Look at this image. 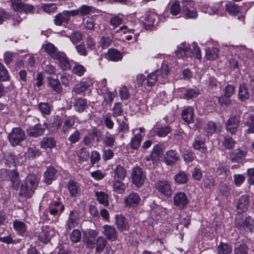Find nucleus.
I'll use <instances>...</instances> for the list:
<instances>
[{
  "label": "nucleus",
  "instance_id": "obj_1",
  "mask_svg": "<svg viewBox=\"0 0 254 254\" xmlns=\"http://www.w3.org/2000/svg\"><path fill=\"white\" fill-rule=\"evenodd\" d=\"M176 57L179 58H184L185 57H190L194 55V57L198 60L201 59L200 50L196 43H192V51L191 52L190 47L189 44L186 42L181 44L175 51Z\"/></svg>",
  "mask_w": 254,
  "mask_h": 254
},
{
  "label": "nucleus",
  "instance_id": "obj_2",
  "mask_svg": "<svg viewBox=\"0 0 254 254\" xmlns=\"http://www.w3.org/2000/svg\"><path fill=\"white\" fill-rule=\"evenodd\" d=\"M38 185V179L36 176L29 174L25 178V181L22 183L20 189V194L30 198L34 192Z\"/></svg>",
  "mask_w": 254,
  "mask_h": 254
},
{
  "label": "nucleus",
  "instance_id": "obj_3",
  "mask_svg": "<svg viewBox=\"0 0 254 254\" xmlns=\"http://www.w3.org/2000/svg\"><path fill=\"white\" fill-rule=\"evenodd\" d=\"M235 225L238 229L241 231L251 233L254 228V220L249 216L243 219L242 215H239L235 219Z\"/></svg>",
  "mask_w": 254,
  "mask_h": 254
},
{
  "label": "nucleus",
  "instance_id": "obj_4",
  "mask_svg": "<svg viewBox=\"0 0 254 254\" xmlns=\"http://www.w3.org/2000/svg\"><path fill=\"white\" fill-rule=\"evenodd\" d=\"M8 138L11 144L14 146L18 145L26 138L24 131L20 127H14L8 134Z\"/></svg>",
  "mask_w": 254,
  "mask_h": 254
},
{
  "label": "nucleus",
  "instance_id": "obj_5",
  "mask_svg": "<svg viewBox=\"0 0 254 254\" xmlns=\"http://www.w3.org/2000/svg\"><path fill=\"white\" fill-rule=\"evenodd\" d=\"M182 4V13L186 18H195L197 13L194 8V3L191 0H183Z\"/></svg>",
  "mask_w": 254,
  "mask_h": 254
},
{
  "label": "nucleus",
  "instance_id": "obj_6",
  "mask_svg": "<svg viewBox=\"0 0 254 254\" xmlns=\"http://www.w3.org/2000/svg\"><path fill=\"white\" fill-rule=\"evenodd\" d=\"M130 176L132 183L137 188H140L143 185L145 176L139 166H136L133 168Z\"/></svg>",
  "mask_w": 254,
  "mask_h": 254
},
{
  "label": "nucleus",
  "instance_id": "obj_7",
  "mask_svg": "<svg viewBox=\"0 0 254 254\" xmlns=\"http://www.w3.org/2000/svg\"><path fill=\"white\" fill-rule=\"evenodd\" d=\"M78 14V10L64 11L55 16L54 23L57 26H61L63 23H67L71 15L75 16Z\"/></svg>",
  "mask_w": 254,
  "mask_h": 254
},
{
  "label": "nucleus",
  "instance_id": "obj_8",
  "mask_svg": "<svg viewBox=\"0 0 254 254\" xmlns=\"http://www.w3.org/2000/svg\"><path fill=\"white\" fill-rule=\"evenodd\" d=\"M240 122V118L238 115H231L225 124L227 131L234 134L237 131Z\"/></svg>",
  "mask_w": 254,
  "mask_h": 254
},
{
  "label": "nucleus",
  "instance_id": "obj_9",
  "mask_svg": "<svg viewBox=\"0 0 254 254\" xmlns=\"http://www.w3.org/2000/svg\"><path fill=\"white\" fill-rule=\"evenodd\" d=\"M55 234V230L53 228L48 226L42 227L41 231L38 234V240L44 243L49 242Z\"/></svg>",
  "mask_w": 254,
  "mask_h": 254
},
{
  "label": "nucleus",
  "instance_id": "obj_10",
  "mask_svg": "<svg viewBox=\"0 0 254 254\" xmlns=\"http://www.w3.org/2000/svg\"><path fill=\"white\" fill-rule=\"evenodd\" d=\"M140 200L139 194L132 191L124 199V202L126 206L135 207L139 204Z\"/></svg>",
  "mask_w": 254,
  "mask_h": 254
},
{
  "label": "nucleus",
  "instance_id": "obj_11",
  "mask_svg": "<svg viewBox=\"0 0 254 254\" xmlns=\"http://www.w3.org/2000/svg\"><path fill=\"white\" fill-rule=\"evenodd\" d=\"M189 203V199L187 195L184 192H177L174 196V204L180 209L186 207Z\"/></svg>",
  "mask_w": 254,
  "mask_h": 254
},
{
  "label": "nucleus",
  "instance_id": "obj_12",
  "mask_svg": "<svg viewBox=\"0 0 254 254\" xmlns=\"http://www.w3.org/2000/svg\"><path fill=\"white\" fill-rule=\"evenodd\" d=\"M156 188L158 191L164 195L170 197L172 194V189L169 182L161 180L157 182L156 184Z\"/></svg>",
  "mask_w": 254,
  "mask_h": 254
},
{
  "label": "nucleus",
  "instance_id": "obj_13",
  "mask_svg": "<svg viewBox=\"0 0 254 254\" xmlns=\"http://www.w3.org/2000/svg\"><path fill=\"white\" fill-rule=\"evenodd\" d=\"M103 233L106 238L111 241L117 240L118 237V232L115 227L111 225H105L103 227Z\"/></svg>",
  "mask_w": 254,
  "mask_h": 254
},
{
  "label": "nucleus",
  "instance_id": "obj_14",
  "mask_svg": "<svg viewBox=\"0 0 254 254\" xmlns=\"http://www.w3.org/2000/svg\"><path fill=\"white\" fill-rule=\"evenodd\" d=\"M67 188L70 196L72 197H77L80 193L79 184L72 180H70L68 181L67 184Z\"/></svg>",
  "mask_w": 254,
  "mask_h": 254
},
{
  "label": "nucleus",
  "instance_id": "obj_15",
  "mask_svg": "<svg viewBox=\"0 0 254 254\" xmlns=\"http://www.w3.org/2000/svg\"><path fill=\"white\" fill-rule=\"evenodd\" d=\"M58 172L52 166L47 167L44 173V181L48 184H51L53 180L56 179Z\"/></svg>",
  "mask_w": 254,
  "mask_h": 254
},
{
  "label": "nucleus",
  "instance_id": "obj_16",
  "mask_svg": "<svg viewBox=\"0 0 254 254\" xmlns=\"http://www.w3.org/2000/svg\"><path fill=\"white\" fill-rule=\"evenodd\" d=\"M115 224L117 229L121 232L128 230L129 225L122 215H117L115 218Z\"/></svg>",
  "mask_w": 254,
  "mask_h": 254
},
{
  "label": "nucleus",
  "instance_id": "obj_17",
  "mask_svg": "<svg viewBox=\"0 0 254 254\" xmlns=\"http://www.w3.org/2000/svg\"><path fill=\"white\" fill-rule=\"evenodd\" d=\"M221 129V126L220 124L210 121L205 125L204 132L206 135H211L215 132L219 131Z\"/></svg>",
  "mask_w": 254,
  "mask_h": 254
},
{
  "label": "nucleus",
  "instance_id": "obj_18",
  "mask_svg": "<svg viewBox=\"0 0 254 254\" xmlns=\"http://www.w3.org/2000/svg\"><path fill=\"white\" fill-rule=\"evenodd\" d=\"M45 129L42 127L40 124H37L34 127H30L27 129V133L29 136L37 137L44 133Z\"/></svg>",
  "mask_w": 254,
  "mask_h": 254
},
{
  "label": "nucleus",
  "instance_id": "obj_19",
  "mask_svg": "<svg viewBox=\"0 0 254 254\" xmlns=\"http://www.w3.org/2000/svg\"><path fill=\"white\" fill-rule=\"evenodd\" d=\"M79 218L77 212L71 211L66 223V229L70 230L75 227L78 223Z\"/></svg>",
  "mask_w": 254,
  "mask_h": 254
},
{
  "label": "nucleus",
  "instance_id": "obj_20",
  "mask_svg": "<svg viewBox=\"0 0 254 254\" xmlns=\"http://www.w3.org/2000/svg\"><path fill=\"white\" fill-rule=\"evenodd\" d=\"M179 159V154L175 150H170L166 152L165 163L168 165H173L176 164Z\"/></svg>",
  "mask_w": 254,
  "mask_h": 254
},
{
  "label": "nucleus",
  "instance_id": "obj_21",
  "mask_svg": "<svg viewBox=\"0 0 254 254\" xmlns=\"http://www.w3.org/2000/svg\"><path fill=\"white\" fill-rule=\"evenodd\" d=\"M246 152L240 149H236L230 154V159L233 162H241L245 158Z\"/></svg>",
  "mask_w": 254,
  "mask_h": 254
},
{
  "label": "nucleus",
  "instance_id": "obj_22",
  "mask_svg": "<svg viewBox=\"0 0 254 254\" xmlns=\"http://www.w3.org/2000/svg\"><path fill=\"white\" fill-rule=\"evenodd\" d=\"M76 117L74 116L67 117L63 121L62 131L64 134H67L72 128L75 123Z\"/></svg>",
  "mask_w": 254,
  "mask_h": 254
},
{
  "label": "nucleus",
  "instance_id": "obj_23",
  "mask_svg": "<svg viewBox=\"0 0 254 254\" xmlns=\"http://www.w3.org/2000/svg\"><path fill=\"white\" fill-rule=\"evenodd\" d=\"M113 180H124L127 174L126 169L120 165H117L113 169Z\"/></svg>",
  "mask_w": 254,
  "mask_h": 254
},
{
  "label": "nucleus",
  "instance_id": "obj_24",
  "mask_svg": "<svg viewBox=\"0 0 254 254\" xmlns=\"http://www.w3.org/2000/svg\"><path fill=\"white\" fill-rule=\"evenodd\" d=\"M168 68L167 66L162 67L156 70L157 81L161 84H165L168 81Z\"/></svg>",
  "mask_w": 254,
  "mask_h": 254
},
{
  "label": "nucleus",
  "instance_id": "obj_25",
  "mask_svg": "<svg viewBox=\"0 0 254 254\" xmlns=\"http://www.w3.org/2000/svg\"><path fill=\"white\" fill-rule=\"evenodd\" d=\"M183 120L188 124L193 122L194 111L191 107H189L184 109L182 113Z\"/></svg>",
  "mask_w": 254,
  "mask_h": 254
},
{
  "label": "nucleus",
  "instance_id": "obj_26",
  "mask_svg": "<svg viewBox=\"0 0 254 254\" xmlns=\"http://www.w3.org/2000/svg\"><path fill=\"white\" fill-rule=\"evenodd\" d=\"M87 105V100L84 98H79L74 100L73 107L75 110L78 113H82Z\"/></svg>",
  "mask_w": 254,
  "mask_h": 254
},
{
  "label": "nucleus",
  "instance_id": "obj_27",
  "mask_svg": "<svg viewBox=\"0 0 254 254\" xmlns=\"http://www.w3.org/2000/svg\"><path fill=\"white\" fill-rule=\"evenodd\" d=\"M121 180H113V189L118 193H123L127 187V184H125Z\"/></svg>",
  "mask_w": 254,
  "mask_h": 254
},
{
  "label": "nucleus",
  "instance_id": "obj_28",
  "mask_svg": "<svg viewBox=\"0 0 254 254\" xmlns=\"http://www.w3.org/2000/svg\"><path fill=\"white\" fill-rule=\"evenodd\" d=\"M95 196L98 202L106 207L109 205V195L108 193L102 191H97L95 192Z\"/></svg>",
  "mask_w": 254,
  "mask_h": 254
},
{
  "label": "nucleus",
  "instance_id": "obj_29",
  "mask_svg": "<svg viewBox=\"0 0 254 254\" xmlns=\"http://www.w3.org/2000/svg\"><path fill=\"white\" fill-rule=\"evenodd\" d=\"M107 244L106 239L103 236H99L96 240L95 250L98 253H102Z\"/></svg>",
  "mask_w": 254,
  "mask_h": 254
},
{
  "label": "nucleus",
  "instance_id": "obj_30",
  "mask_svg": "<svg viewBox=\"0 0 254 254\" xmlns=\"http://www.w3.org/2000/svg\"><path fill=\"white\" fill-rule=\"evenodd\" d=\"M49 84L53 90L57 93H61L63 92V88L60 81L58 79H54L52 77H48Z\"/></svg>",
  "mask_w": 254,
  "mask_h": 254
},
{
  "label": "nucleus",
  "instance_id": "obj_31",
  "mask_svg": "<svg viewBox=\"0 0 254 254\" xmlns=\"http://www.w3.org/2000/svg\"><path fill=\"white\" fill-rule=\"evenodd\" d=\"M9 176L10 178L12 187L15 190H17L19 189L20 182V179L18 173L13 170L9 173Z\"/></svg>",
  "mask_w": 254,
  "mask_h": 254
},
{
  "label": "nucleus",
  "instance_id": "obj_32",
  "mask_svg": "<svg viewBox=\"0 0 254 254\" xmlns=\"http://www.w3.org/2000/svg\"><path fill=\"white\" fill-rule=\"evenodd\" d=\"M108 58L114 62H118L123 58V56L121 52L114 49H110L107 55Z\"/></svg>",
  "mask_w": 254,
  "mask_h": 254
},
{
  "label": "nucleus",
  "instance_id": "obj_33",
  "mask_svg": "<svg viewBox=\"0 0 254 254\" xmlns=\"http://www.w3.org/2000/svg\"><path fill=\"white\" fill-rule=\"evenodd\" d=\"M249 203L250 201L248 196L246 195H242L238 200L237 208L245 211L248 209Z\"/></svg>",
  "mask_w": 254,
  "mask_h": 254
},
{
  "label": "nucleus",
  "instance_id": "obj_34",
  "mask_svg": "<svg viewBox=\"0 0 254 254\" xmlns=\"http://www.w3.org/2000/svg\"><path fill=\"white\" fill-rule=\"evenodd\" d=\"M38 108L43 115H49L53 109L52 105L49 103L40 102L38 105Z\"/></svg>",
  "mask_w": 254,
  "mask_h": 254
},
{
  "label": "nucleus",
  "instance_id": "obj_35",
  "mask_svg": "<svg viewBox=\"0 0 254 254\" xmlns=\"http://www.w3.org/2000/svg\"><path fill=\"white\" fill-rule=\"evenodd\" d=\"M249 98V93L245 84L240 85L238 90V98L241 101H245Z\"/></svg>",
  "mask_w": 254,
  "mask_h": 254
},
{
  "label": "nucleus",
  "instance_id": "obj_36",
  "mask_svg": "<svg viewBox=\"0 0 254 254\" xmlns=\"http://www.w3.org/2000/svg\"><path fill=\"white\" fill-rule=\"evenodd\" d=\"M219 55V50L217 48L212 47L206 50L205 57L207 60L213 61L217 59Z\"/></svg>",
  "mask_w": 254,
  "mask_h": 254
},
{
  "label": "nucleus",
  "instance_id": "obj_37",
  "mask_svg": "<svg viewBox=\"0 0 254 254\" xmlns=\"http://www.w3.org/2000/svg\"><path fill=\"white\" fill-rule=\"evenodd\" d=\"M225 7L229 14L232 16L239 14L240 10L239 6L231 2H228L225 5Z\"/></svg>",
  "mask_w": 254,
  "mask_h": 254
},
{
  "label": "nucleus",
  "instance_id": "obj_38",
  "mask_svg": "<svg viewBox=\"0 0 254 254\" xmlns=\"http://www.w3.org/2000/svg\"><path fill=\"white\" fill-rule=\"evenodd\" d=\"M13 227L17 233L20 235H24L26 231L25 224L22 221L15 220L13 222Z\"/></svg>",
  "mask_w": 254,
  "mask_h": 254
},
{
  "label": "nucleus",
  "instance_id": "obj_39",
  "mask_svg": "<svg viewBox=\"0 0 254 254\" xmlns=\"http://www.w3.org/2000/svg\"><path fill=\"white\" fill-rule=\"evenodd\" d=\"M143 136L140 133H137L131 139L129 145L131 148L137 149L140 145Z\"/></svg>",
  "mask_w": 254,
  "mask_h": 254
},
{
  "label": "nucleus",
  "instance_id": "obj_40",
  "mask_svg": "<svg viewBox=\"0 0 254 254\" xmlns=\"http://www.w3.org/2000/svg\"><path fill=\"white\" fill-rule=\"evenodd\" d=\"M232 251V246L227 243H221L217 247L218 254H230Z\"/></svg>",
  "mask_w": 254,
  "mask_h": 254
},
{
  "label": "nucleus",
  "instance_id": "obj_41",
  "mask_svg": "<svg viewBox=\"0 0 254 254\" xmlns=\"http://www.w3.org/2000/svg\"><path fill=\"white\" fill-rule=\"evenodd\" d=\"M124 120L121 121L120 119H117L116 122L119 125V131L124 133H127L129 131V126L127 123V119L124 116Z\"/></svg>",
  "mask_w": 254,
  "mask_h": 254
},
{
  "label": "nucleus",
  "instance_id": "obj_42",
  "mask_svg": "<svg viewBox=\"0 0 254 254\" xmlns=\"http://www.w3.org/2000/svg\"><path fill=\"white\" fill-rule=\"evenodd\" d=\"M112 115L114 118L121 116L124 112L121 103H115L112 109Z\"/></svg>",
  "mask_w": 254,
  "mask_h": 254
},
{
  "label": "nucleus",
  "instance_id": "obj_43",
  "mask_svg": "<svg viewBox=\"0 0 254 254\" xmlns=\"http://www.w3.org/2000/svg\"><path fill=\"white\" fill-rule=\"evenodd\" d=\"M42 49L44 50V51L47 53L51 58L59 51L58 49L51 43L43 45Z\"/></svg>",
  "mask_w": 254,
  "mask_h": 254
},
{
  "label": "nucleus",
  "instance_id": "obj_44",
  "mask_svg": "<svg viewBox=\"0 0 254 254\" xmlns=\"http://www.w3.org/2000/svg\"><path fill=\"white\" fill-rule=\"evenodd\" d=\"M56 141L52 137H45L41 142V146L44 148H53L56 146Z\"/></svg>",
  "mask_w": 254,
  "mask_h": 254
},
{
  "label": "nucleus",
  "instance_id": "obj_45",
  "mask_svg": "<svg viewBox=\"0 0 254 254\" xmlns=\"http://www.w3.org/2000/svg\"><path fill=\"white\" fill-rule=\"evenodd\" d=\"M174 180L175 182L179 184H184L187 183L188 176L185 172H180L175 175Z\"/></svg>",
  "mask_w": 254,
  "mask_h": 254
},
{
  "label": "nucleus",
  "instance_id": "obj_46",
  "mask_svg": "<svg viewBox=\"0 0 254 254\" xmlns=\"http://www.w3.org/2000/svg\"><path fill=\"white\" fill-rule=\"evenodd\" d=\"M89 87L88 83L86 82H82L77 84L73 88L72 91L75 93L81 94L85 91Z\"/></svg>",
  "mask_w": 254,
  "mask_h": 254
},
{
  "label": "nucleus",
  "instance_id": "obj_47",
  "mask_svg": "<svg viewBox=\"0 0 254 254\" xmlns=\"http://www.w3.org/2000/svg\"><path fill=\"white\" fill-rule=\"evenodd\" d=\"M115 142V135L111 134L108 132L103 137V143L107 147H112Z\"/></svg>",
  "mask_w": 254,
  "mask_h": 254
},
{
  "label": "nucleus",
  "instance_id": "obj_48",
  "mask_svg": "<svg viewBox=\"0 0 254 254\" xmlns=\"http://www.w3.org/2000/svg\"><path fill=\"white\" fill-rule=\"evenodd\" d=\"M249 248L244 243L238 245L234 249V254H248Z\"/></svg>",
  "mask_w": 254,
  "mask_h": 254
},
{
  "label": "nucleus",
  "instance_id": "obj_49",
  "mask_svg": "<svg viewBox=\"0 0 254 254\" xmlns=\"http://www.w3.org/2000/svg\"><path fill=\"white\" fill-rule=\"evenodd\" d=\"M171 130V127L169 126H166L156 128L155 129V132L159 137H164L166 136Z\"/></svg>",
  "mask_w": 254,
  "mask_h": 254
},
{
  "label": "nucleus",
  "instance_id": "obj_50",
  "mask_svg": "<svg viewBox=\"0 0 254 254\" xmlns=\"http://www.w3.org/2000/svg\"><path fill=\"white\" fill-rule=\"evenodd\" d=\"M81 138V132L78 129H76L68 137V140L71 144H75Z\"/></svg>",
  "mask_w": 254,
  "mask_h": 254
},
{
  "label": "nucleus",
  "instance_id": "obj_51",
  "mask_svg": "<svg viewBox=\"0 0 254 254\" xmlns=\"http://www.w3.org/2000/svg\"><path fill=\"white\" fill-rule=\"evenodd\" d=\"M69 38L72 43L75 44L82 39V35L78 31H74L71 33Z\"/></svg>",
  "mask_w": 254,
  "mask_h": 254
},
{
  "label": "nucleus",
  "instance_id": "obj_52",
  "mask_svg": "<svg viewBox=\"0 0 254 254\" xmlns=\"http://www.w3.org/2000/svg\"><path fill=\"white\" fill-rule=\"evenodd\" d=\"M78 159L80 161H86L89 157V153L86 148H80L77 153Z\"/></svg>",
  "mask_w": 254,
  "mask_h": 254
},
{
  "label": "nucleus",
  "instance_id": "obj_53",
  "mask_svg": "<svg viewBox=\"0 0 254 254\" xmlns=\"http://www.w3.org/2000/svg\"><path fill=\"white\" fill-rule=\"evenodd\" d=\"M123 21V18L120 15H114L110 19V24L114 28L118 27Z\"/></svg>",
  "mask_w": 254,
  "mask_h": 254
},
{
  "label": "nucleus",
  "instance_id": "obj_54",
  "mask_svg": "<svg viewBox=\"0 0 254 254\" xmlns=\"http://www.w3.org/2000/svg\"><path fill=\"white\" fill-rule=\"evenodd\" d=\"M193 146L195 149L198 150L203 153H205L207 151L205 144L202 140L195 139Z\"/></svg>",
  "mask_w": 254,
  "mask_h": 254
},
{
  "label": "nucleus",
  "instance_id": "obj_55",
  "mask_svg": "<svg viewBox=\"0 0 254 254\" xmlns=\"http://www.w3.org/2000/svg\"><path fill=\"white\" fill-rule=\"evenodd\" d=\"M157 81V74L156 70L148 75L147 78V85L148 86H152Z\"/></svg>",
  "mask_w": 254,
  "mask_h": 254
},
{
  "label": "nucleus",
  "instance_id": "obj_56",
  "mask_svg": "<svg viewBox=\"0 0 254 254\" xmlns=\"http://www.w3.org/2000/svg\"><path fill=\"white\" fill-rule=\"evenodd\" d=\"M199 94L198 90L195 89H190L186 91L184 97L186 99H190L196 97Z\"/></svg>",
  "mask_w": 254,
  "mask_h": 254
},
{
  "label": "nucleus",
  "instance_id": "obj_57",
  "mask_svg": "<svg viewBox=\"0 0 254 254\" xmlns=\"http://www.w3.org/2000/svg\"><path fill=\"white\" fill-rule=\"evenodd\" d=\"M14 160V155L11 151L5 152L3 153V161L8 166L11 164Z\"/></svg>",
  "mask_w": 254,
  "mask_h": 254
},
{
  "label": "nucleus",
  "instance_id": "obj_58",
  "mask_svg": "<svg viewBox=\"0 0 254 254\" xmlns=\"http://www.w3.org/2000/svg\"><path fill=\"white\" fill-rule=\"evenodd\" d=\"M58 64L64 70H68L71 67L70 64L66 56L61 61L58 63Z\"/></svg>",
  "mask_w": 254,
  "mask_h": 254
},
{
  "label": "nucleus",
  "instance_id": "obj_59",
  "mask_svg": "<svg viewBox=\"0 0 254 254\" xmlns=\"http://www.w3.org/2000/svg\"><path fill=\"white\" fill-rule=\"evenodd\" d=\"M222 144L226 148L230 149L234 147L235 141L232 137L227 136L224 137Z\"/></svg>",
  "mask_w": 254,
  "mask_h": 254
},
{
  "label": "nucleus",
  "instance_id": "obj_60",
  "mask_svg": "<svg viewBox=\"0 0 254 254\" xmlns=\"http://www.w3.org/2000/svg\"><path fill=\"white\" fill-rule=\"evenodd\" d=\"M181 5L179 1H175L170 7V12L173 15H177L181 12Z\"/></svg>",
  "mask_w": 254,
  "mask_h": 254
},
{
  "label": "nucleus",
  "instance_id": "obj_61",
  "mask_svg": "<svg viewBox=\"0 0 254 254\" xmlns=\"http://www.w3.org/2000/svg\"><path fill=\"white\" fill-rule=\"evenodd\" d=\"M71 241L73 243H78L80 241L81 238V233L80 231L77 229L74 230L70 236Z\"/></svg>",
  "mask_w": 254,
  "mask_h": 254
},
{
  "label": "nucleus",
  "instance_id": "obj_62",
  "mask_svg": "<svg viewBox=\"0 0 254 254\" xmlns=\"http://www.w3.org/2000/svg\"><path fill=\"white\" fill-rule=\"evenodd\" d=\"M101 159L100 153L96 150L92 151L91 153L90 162L92 166L98 163Z\"/></svg>",
  "mask_w": 254,
  "mask_h": 254
},
{
  "label": "nucleus",
  "instance_id": "obj_63",
  "mask_svg": "<svg viewBox=\"0 0 254 254\" xmlns=\"http://www.w3.org/2000/svg\"><path fill=\"white\" fill-rule=\"evenodd\" d=\"M218 103L222 107H227L231 104V101L229 97L224 95L218 98Z\"/></svg>",
  "mask_w": 254,
  "mask_h": 254
},
{
  "label": "nucleus",
  "instance_id": "obj_64",
  "mask_svg": "<svg viewBox=\"0 0 254 254\" xmlns=\"http://www.w3.org/2000/svg\"><path fill=\"white\" fill-rule=\"evenodd\" d=\"M227 169L223 166L219 167L216 170V174L221 179H225L227 176Z\"/></svg>",
  "mask_w": 254,
  "mask_h": 254
}]
</instances>
